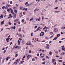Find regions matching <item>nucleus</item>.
Returning a JSON list of instances; mask_svg holds the SVG:
<instances>
[{
	"label": "nucleus",
	"instance_id": "4c0bfd02",
	"mask_svg": "<svg viewBox=\"0 0 65 65\" xmlns=\"http://www.w3.org/2000/svg\"><path fill=\"white\" fill-rule=\"evenodd\" d=\"M32 61H34L35 60V58H33L32 59Z\"/></svg>",
	"mask_w": 65,
	"mask_h": 65
},
{
	"label": "nucleus",
	"instance_id": "774afa93",
	"mask_svg": "<svg viewBox=\"0 0 65 65\" xmlns=\"http://www.w3.org/2000/svg\"><path fill=\"white\" fill-rule=\"evenodd\" d=\"M55 2L56 3L58 2V1L57 0H56L55 1Z\"/></svg>",
	"mask_w": 65,
	"mask_h": 65
},
{
	"label": "nucleus",
	"instance_id": "ea45409f",
	"mask_svg": "<svg viewBox=\"0 0 65 65\" xmlns=\"http://www.w3.org/2000/svg\"><path fill=\"white\" fill-rule=\"evenodd\" d=\"M45 58H44L42 59L43 61H45Z\"/></svg>",
	"mask_w": 65,
	"mask_h": 65
},
{
	"label": "nucleus",
	"instance_id": "de8ad7c7",
	"mask_svg": "<svg viewBox=\"0 0 65 65\" xmlns=\"http://www.w3.org/2000/svg\"><path fill=\"white\" fill-rule=\"evenodd\" d=\"M46 47L47 49H48V48H49V47L47 46H46Z\"/></svg>",
	"mask_w": 65,
	"mask_h": 65
},
{
	"label": "nucleus",
	"instance_id": "c85d7f7f",
	"mask_svg": "<svg viewBox=\"0 0 65 65\" xmlns=\"http://www.w3.org/2000/svg\"><path fill=\"white\" fill-rule=\"evenodd\" d=\"M19 31H20V32H21V28H20L19 29Z\"/></svg>",
	"mask_w": 65,
	"mask_h": 65
},
{
	"label": "nucleus",
	"instance_id": "6e6d98bb",
	"mask_svg": "<svg viewBox=\"0 0 65 65\" xmlns=\"http://www.w3.org/2000/svg\"><path fill=\"white\" fill-rule=\"evenodd\" d=\"M6 9H8V7H7V6H6Z\"/></svg>",
	"mask_w": 65,
	"mask_h": 65
},
{
	"label": "nucleus",
	"instance_id": "5701e85b",
	"mask_svg": "<svg viewBox=\"0 0 65 65\" xmlns=\"http://www.w3.org/2000/svg\"><path fill=\"white\" fill-rule=\"evenodd\" d=\"M20 9H21V10H22V9H23V7H22V6L20 7Z\"/></svg>",
	"mask_w": 65,
	"mask_h": 65
},
{
	"label": "nucleus",
	"instance_id": "c03bdc74",
	"mask_svg": "<svg viewBox=\"0 0 65 65\" xmlns=\"http://www.w3.org/2000/svg\"><path fill=\"white\" fill-rule=\"evenodd\" d=\"M46 58H47L48 59H49V57H48V56H46Z\"/></svg>",
	"mask_w": 65,
	"mask_h": 65
},
{
	"label": "nucleus",
	"instance_id": "37998d69",
	"mask_svg": "<svg viewBox=\"0 0 65 65\" xmlns=\"http://www.w3.org/2000/svg\"><path fill=\"white\" fill-rule=\"evenodd\" d=\"M12 44V42H11L9 44H10V45H11V44Z\"/></svg>",
	"mask_w": 65,
	"mask_h": 65
},
{
	"label": "nucleus",
	"instance_id": "603ef678",
	"mask_svg": "<svg viewBox=\"0 0 65 65\" xmlns=\"http://www.w3.org/2000/svg\"><path fill=\"white\" fill-rule=\"evenodd\" d=\"M9 25H11V23H10V22H9Z\"/></svg>",
	"mask_w": 65,
	"mask_h": 65
},
{
	"label": "nucleus",
	"instance_id": "49530a36",
	"mask_svg": "<svg viewBox=\"0 0 65 65\" xmlns=\"http://www.w3.org/2000/svg\"><path fill=\"white\" fill-rule=\"evenodd\" d=\"M43 16H42V20H43V19H44V17H43Z\"/></svg>",
	"mask_w": 65,
	"mask_h": 65
},
{
	"label": "nucleus",
	"instance_id": "864d4df0",
	"mask_svg": "<svg viewBox=\"0 0 65 65\" xmlns=\"http://www.w3.org/2000/svg\"><path fill=\"white\" fill-rule=\"evenodd\" d=\"M10 11V10H9V9H7V11H8V12H9Z\"/></svg>",
	"mask_w": 65,
	"mask_h": 65
},
{
	"label": "nucleus",
	"instance_id": "aec40b11",
	"mask_svg": "<svg viewBox=\"0 0 65 65\" xmlns=\"http://www.w3.org/2000/svg\"><path fill=\"white\" fill-rule=\"evenodd\" d=\"M57 38H58L57 37H56L55 38H54V39H53V40H56V39H57Z\"/></svg>",
	"mask_w": 65,
	"mask_h": 65
},
{
	"label": "nucleus",
	"instance_id": "a878e982",
	"mask_svg": "<svg viewBox=\"0 0 65 65\" xmlns=\"http://www.w3.org/2000/svg\"><path fill=\"white\" fill-rule=\"evenodd\" d=\"M25 11H28V9L27 8L25 9Z\"/></svg>",
	"mask_w": 65,
	"mask_h": 65
},
{
	"label": "nucleus",
	"instance_id": "7c9ffc66",
	"mask_svg": "<svg viewBox=\"0 0 65 65\" xmlns=\"http://www.w3.org/2000/svg\"><path fill=\"white\" fill-rule=\"evenodd\" d=\"M45 38L46 39H49V38H47V37H45Z\"/></svg>",
	"mask_w": 65,
	"mask_h": 65
},
{
	"label": "nucleus",
	"instance_id": "20e7f679",
	"mask_svg": "<svg viewBox=\"0 0 65 65\" xmlns=\"http://www.w3.org/2000/svg\"><path fill=\"white\" fill-rule=\"evenodd\" d=\"M54 32H57V31H58V29H57V28H55L54 29Z\"/></svg>",
	"mask_w": 65,
	"mask_h": 65
},
{
	"label": "nucleus",
	"instance_id": "5fc2aeb1",
	"mask_svg": "<svg viewBox=\"0 0 65 65\" xmlns=\"http://www.w3.org/2000/svg\"><path fill=\"white\" fill-rule=\"evenodd\" d=\"M19 40H20V41H22V39L20 38L19 39Z\"/></svg>",
	"mask_w": 65,
	"mask_h": 65
},
{
	"label": "nucleus",
	"instance_id": "4be33fe9",
	"mask_svg": "<svg viewBox=\"0 0 65 65\" xmlns=\"http://www.w3.org/2000/svg\"><path fill=\"white\" fill-rule=\"evenodd\" d=\"M16 55H15V57H17V56H18V54H16Z\"/></svg>",
	"mask_w": 65,
	"mask_h": 65
},
{
	"label": "nucleus",
	"instance_id": "a18cd8bd",
	"mask_svg": "<svg viewBox=\"0 0 65 65\" xmlns=\"http://www.w3.org/2000/svg\"><path fill=\"white\" fill-rule=\"evenodd\" d=\"M28 4V3L27 2L25 3V5H27V4Z\"/></svg>",
	"mask_w": 65,
	"mask_h": 65
},
{
	"label": "nucleus",
	"instance_id": "393cba45",
	"mask_svg": "<svg viewBox=\"0 0 65 65\" xmlns=\"http://www.w3.org/2000/svg\"><path fill=\"white\" fill-rule=\"evenodd\" d=\"M36 11H37V10H36V9L34 11V13H35L36 12Z\"/></svg>",
	"mask_w": 65,
	"mask_h": 65
},
{
	"label": "nucleus",
	"instance_id": "338daca9",
	"mask_svg": "<svg viewBox=\"0 0 65 65\" xmlns=\"http://www.w3.org/2000/svg\"><path fill=\"white\" fill-rule=\"evenodd\" d=\"M46 45H47V46H49V44H47Z\"/></svg>",
	"mask_w": 65,
	"mask_h": 65
},
{
	"label": "nucleus",
	"instance_id": "f704fd0d",
	"mask_svg": "<svg viewBox=\"0 0 65 65\" xmlns=\"http://www.w3.org/2000/svg\"><path fill=\"white\" fill-rule=\"evenodd\" d=\"M9 6H10V5H9L8 4L6 6H7V7H9Z\"/></svg>",
	"mask_w": 65,
	"mask_h": 65
},
{
	"label": "nucleus",
	"instance_id": "c9c22d12",
	"mask_svg": "<svg viewBox=\"0 0 65 65\" xmlns=\"http://www.w3.org/2000/svg\"><path fill=\"white\" fill-rule=\"evenodd\" d=\"M53 35H52L50 38H52L53 37Z\"/></svg>",
	"mask_w": 65,
	"mask_h": 65
},
{
	"label": "nucleus",
	"instance_id": "e433bc0d",
	"mask_svg": "<svg viewBox=\"0 0 65 65\" xmlns=\"http://www.w3.org/2000/svg\"><path fill=\"white\" fill-rule=\"evenodd\" d=\"M44 57V56H41L40 57V58H43Z\"/></svg>",
	"mask_w": 65,
	"mask_h": 65
},
{
	"label": "nucleus",
	"instance_id": "6e6552de",
	"mask_svg": "<svg viewBox=\"0 0 65 65\" xmlns=\"http://www.w3.org/2000/svg\"><path fill=\"white\" fill-rule=\"evenodd\" d=\"M13 17L12 15H11V14H10L9 15V17L8 18H12Z\"/></svg>",
	"mask_w": 65,
	"mask_h": 65
},
{
	"label": "nucleus",
	"instance_id": "09e8293b",
	"mask_svg": "<svg viewBox=\"0 0 65 65\" xmlns=\"http://www.w3.org/2000/svg\"><path fill=\"white\" fill-rule=\"evenodd\" d=\"M14 10V12H15L16 13V12H17V11L16 10Z\"/></svg>",
	"mask_w": 65,
	"mask_h": 65
},
{
	"label": "nucleus",
	"instance_id": "2f4dec72",
	"mask_svg": "<svg viewBox=\"0 0 65 65\" xmlns=\"http://www.w3.org/2000/svg\"><path fill=\"white\" fill-rule=\"evenodd\" d=\"M33 18H31V19L30 20V21H31L32 20H33Z\"/></svg>",
	"mask_w": 65,
	"mask_h": 65
},
{
	"label": "nucleus",
	"instance_id": "680f3d73",
	"mask_svg": "<svg viewBox=\"0 0 65 65\" xmlns=\"http://www.w3.org/2000/svg\"><path fill=\"white\" fill-rule=\"evenodd\" d=\"M18 46H16L15 47V48H18Z\"/></svg>",
	"mask_w": 65,
	"mask_h": 65
},
{
	"label": "nucleus",
	"instance_id": "bb28decb",
	"mask_svg": "<svg viewBox=\"0 0 65 65\" xmlns=\"http://www.w3.org/2000/svg\"><path fill=\"white\" fill-rule=\"evenodd\" d=\"M58 61L59 62H62V60H58Z\"/></svg>",
	"mask_w": 65,
	"mask_h": 65
},
{
	"label": "nucleus",
	"instance_id": "052dcab7",
	"mask_svg": "<svg viewBox=\"0 0 65 65\" xmlns=\"http://www.w3.org/2000/svg\"><path fill=\"white\" fill-rule=\"evenodd\" d=\"M25 22V20H24L23 19L22 20V22Z\"/></svg>",
	"mask_w": 65,
	"mask_h": 65
},
{
	"label": "nucleus",
	"instance_id": "79ce46f5",
	"mask_svg": "<svg viewBox=\"0 0 65 65\" xmlns=\"http://www.w3.org/2000/svg\"><path fill=\"white\" fill-rule=\"evenodd\" d=\"M31 53V50H29V53Z\"/></svg>",
	"mask_w": 65,
	"mask_h": 65
},
{
	"label": "nucleus",
	"instance_id": "4d7b16f0",
	"mask_svg": "<svg viewBox=\"0 0 65 65\" xmlns=\"http://www.w3.org/2000/svg\"><path fill=\"white\" fill-rule=\"evenodd\" d=\"M22 10H25V8H23Z\"/></svg>",
	"mask_w": 65,
	"mask_h": 65
},
{
	"label": "nucleus",
	"instance_id": "b1692460",
	"mask_svg": "<svg viewBox=\"0 0 65 65\" xmlns=\"http://www.w3.org/2000/svg\"><path fill=\"white\" fill-rule=\"evenodd\" d=\"M4 21H3L1 22V24H4Z\"/></svg>",
	"mask_w": 65,
	"mask_h": 65
},
{
	"label": "nucleus",
	"instance_id": "f3484780",
	"mask_svg": "<svg viewBox=\"0 0 65 65\" xmlns=\"http://www.w3.org/2000/svg\"><path fill=\"white\" fill-rule=\"evenodd\" d=\"M60 36V34H57V37L58 38V37Z\"/></svg>",
	"mask_w": 65,
	"mask_h": 65
},
{
	"label": "nucleus",
	"instance_id": "f03ea898",
	"mask_svg": "<svg viewBox=\"0 0 65 65\" xmlns=\"http://www.w3.org/2000/svg\"><path fill=\"white\" fill-rule=\"evenodd\" d=\"M32 55H28L27 57V60H29V59L31 58V57H32Z\"/></svg>",
	"mask_w": 65,
	"mask_h": 65
},
{
	"label": "nucleus",
	"instance_id": "0e129e2a",
	"mask_svg": "<svg viewBox=\"0 0 65 65\" xmlns=\"http://www.w3.org/2000/svg\"><path fill=\"white\" fill-rule=\"evenodd\" d=\"M26 13V12H23V14H24L25 15V14Z\"/></svg>",
	"mask_w": 65,
	"mask_h": 65
},
{
	"label": "nucleus",
	"instance_id": "473e14b6",
	"mask_svg": "<svg viewBox=\"0 0 65 65\" xmlns=\"http://www.w3.org/2000/svg\"><path fill=\"white\" fill-rule=\"evenodd\" d=\"M46 29H50V27H47L46 28Z\"/></svg>",
	"mask_w": 65,
	"mask_h": 65
},
{
	"label": "nucleus",
	"instance_id": "bf43d9fd",
	"mask_svg": "<svg viewBox=\"0 0 65 65\" xmlns=\"http://www.w3.org/2000/svg\"><path fill=\"white\" fill-rule=\"evenodd\" d=\"M5 52H6V50H5L4 52V54H5Z\"/></svg>",
	"mask_w": 65,
	"mask_h": 65
},
{
	"label": "nucleus",
	"instance_id": "72a5a7b5",
	"mask_svg": "<svg viewBox=\"0 0 65 65\" xmlns=\"http://www.w3.org/2000/svg\"><path fill=\"white\" fill-rule=\"evenodd\" d=\"M2 8L3 9H5V6H4L2 7Z\"/></svg>",
	"mask_w": 65,
	"mask_h": 65
},
{
	"label": "nucleus",
	"instance_id": "2eb2a0df",
	"mask_svg": "<svg viewBox=\"0 0 65 65\" xmlns=\"http://www.w3.org/2000/svg\"><path fill=\"white\" fill-rule=\"evenodd\" d=\"M14 64H15V65L17 64H18V62L17 61H15V62H14L13 63Z\"/></svg>",
	"mask_w": 65,
	"mask_h": 65
},
{
	"label": "nucleus",
	"instance_id": "cd10ccee",
	"mask_svg": "<svg viewBox=\"0 0 65 65\" xmlns=\"http://www.w3.org/2000/svg\"><path fill=\"white\" fill-rule=\"evenodd\" d=\"M49 54H50V55H52V52H50Z\"/></svg>",
	"mask_w": 65,
	"mask_h": 65
},
{
	"label": "nucleus",
	"instance_id": "6ab92c4d",
	"mask_svg": "<svg viewBox=\"0 0 65 65\" xmlns=\"http://www.w3.org/2000/svg\"><path fill=\"white\" fill-rule=\"evenodd\" d=\"M65 29V27H61V29H63V30H64V29Z\"/></svg>",
	"mask_w": 65,
	"mask_h": 65
},
{
	"label": "nucleus",
	"instance_id": "9d476101",
	"mask_svg": "<svg viewBox=\"0 0 65 65\" xmlns=\"http://www.w3.org/2000/svg\"><path fill=\"white\" fill-rule=\"evenodd\" d=\"M40 28V27H39L36 30L34 31V32H36V31H37L38 30H39V29Z\"/></svg>",
	"mask_w": 65,
	"mask_h": 65
},
{
	"label": "nucleus",
	"instance_id": "9b49d317",
	"mask_svg": "<svg viewBox=\"0 0 65 65\" xmlns=\"http://www.w3.org/2000/svg\"><path fill=\"white\" fill-rule=\"evenodd\" d=\"M24 61H21L20 62V64H22L23 63H24Z\"/></svg>",
	"mask_w": 65,
	"mask_h": 65
},
{
	"label": "nucleus",
	"instance_id": "423d86ee",
	"mask_svg": "<svg viewBox=\"0 0 65 65\" xmlns=\"http://www.w3.org/2000/svg\"><path fill=\"white\" fill-rule=\"evenodd\" d=\"M52 63H54L55 62H56V59H53L52 60Z\"/></svg>",
	"mask_w": 65,
	"mask_h": 65
},
{
	"label": "nucleus",
	"instance_id": "a19ab883",
	"mask_svg": "<svg viewBox=\"0 0 65 65\" xmlns=\"http://www.w3.org/2000/svg\"><path fill=\"white\" fill-rule=\"evenodd\" d=\"M10 3L11 4H12V2L11 1L10 2Z\"/></svg>",
	"mask_w": 65,
	"mask_h": 65
},
{
	"label": "nucleus",
	"instance_id": "4468645a",
	"mask_svg": "<svg viewBox=\"0 0 65 65\" xmlns=\"http://www.w3.org/2000/svg\"><path fill=\"white\" fill-rule=\"evenodd\" d=\"M13 9H14V10H17V7L15 6H14L13 7Z\"/></svg>",
	"mask_w": 65,
	"mask_h": 65
},
{
	"label": "nucleus",
	"instance_id": "7ed1b4c3",
	"mask_svg": "<svg viewBox=\"0 0 65 65\" xmlns=\"http://www.w3.org/2000/svg\"><path fill=\"white\" fill-rule=\"evenodd\" d=\"M17 35H18V36H19V37H22V35L20 34H18V33H17Z\"/></svg>",
	"mask_w": 65,
	"mask_h": 65
},
{
	"label": "nucleus",
	"instance_id": "ddd939ff",
	"mask_svg": "<svg viewBox=\"0 0 65 65\" xmlns=\"http://www.w3.org/2000/svg\"><path fill=\"white\" fill-rule=\"evenodd\" d=\"M2 14L1 16H0V19H1V18H3V16Z\"/></svg>",
	"mask_w": 65,
	"mask_h": 65
},
{
	"label": "nucleus",
	"instance_id": "f257e3e1",
	"mask_svg": "<svg viewBox=\"0 0 65 65\" xmlns=\"http://www.w3.org/2000/svg\"><path fill=\"white\" fill-rule=\"evenodd\" d=\"M26 44L28 45H30V46H31V47H33V45L31 44V42H30V41H29V43H28V42H27L26 43Z\"/></svg>",
	"mask_w": 65,
	"mask_h": 65
},
{
	"label": "nucleus",
	"instance_id": "69168bd1",
	"mask_svg": "<svg viewBox=\"0 0 65 65\" xmlns=\"http://www.w3.org/2000/svg\"><path fill=\"white\" fill-rule=\"evenodd\" d=\"M15 47V46H14L12 48V50H13V49H14V48Z\"/></svg>",
	"mask_w": 65,
	"mask_h": 65
},
{
	"label": "nucleus",
	"instance_id": "39448f33",
	"mask_svg": "<svg viewBox=\"0 0 65 65\" xmlns=\"http://www.w3.org/2000/svg\"><path fill=\"white\" fill-rule=\"evenodd\" d=\"M10 59V57H9V56H8L7 58H6V61H7L8 59Z\"/></svg>",
	"mask_w": 65,
	"mask_h": 65
},
{
	"label": "nucleus",
	"instance_id": "58836bf2",
	"mask_svg": "<svg viewBox=\"0 0 65 65\" xmlns=\"http://www.w3.org/2000/svg\"><path fill=\"white\" fill-rule=\"evenodd\" d=\"M58 7H56L55 8V9H58Z\"/></svg>",
	"mask_w": 65,
	"mask_h": 65
},
{
	"label": "nucleus",
	"instance_id": "412c9836",
	"mask_svg": "<svg viewBox=\"0 0 65 65\" xmlns=\"http://www.w3.org/2000/svg\"><path fill=\"white\" fill-rule=\"evenodd\" d=\"M62 50H63V51H65V48L64 47H63L62 49Z\"/></svg>",
	"mask_w": 65,
	"mask_h": 65
},
{
	"label": "nucleus",
	"instance_id": "8fccbe9b",
	"mask_svg": "<svg viewBox=\"0 0 65 65\" xmlns=\"http://www.w3.org/2000/svg\"><path fill=\"white\" fill-rule=\"evenodd\" d=\"M46 26L44 27V28L43 29V30L45 29V28H46Z\"/></svg>",
	"mask_w": 65,
	"mask_h": 65
},
{
	"label": "nucleus",
	"instance_id": "13d9d810",
	"mask_svg": "<svg viewBox=\"0 0 65 65\" xmlns=\"http://www.w3.org/2000/svg\"><path fill=\"white\" fill-rule=\"evenodd\" d=\"M37 55L38 56H39V53H38L37 54Z\"/></svg>",
	"mask_w": 65,
	"mask_h": 65
},
{
	"label": "nucleus",
	"instance_id": "f8f14e48",
	"mask_svg": "<svg viewBox=\"0 0 65 65\" xmlns=\"http://www.w3.org/2000/svg\"><path fill=\"white\" fill-rule=\"evenodd\" d=\"M18 44L19 45L21 43V41L19 40H18Z\"/></svg>",
	"mask_w": 65,
	"mask_h": 65
},
{
	"label": "nucleus",
	"instance_id": "0eeeda50",
	"mask_svg": "<svg viewBox=\"0 0 65 65\" xmlns=\"http://www.w3.org/2000/svg\"><path fill=\"white\" fill-rule=\"evenodd\" d=\"M11 29H13L14 30H15V26H12L11 27Z\"/></svg>",
	"mask_w": 65,
	"mask_h": 65
},
{
	"label": "nucleus",
	"instance_id": "dca6fc26",
	"mask_svg": "<svg viewBox=\"0 0 65 65\" xmlns=\"http://www.w3.org/2000/svg\"><path fill=\"white\" fill-rule=\"evenodd\" d=\"M60 12V11H55V12H56V13H58V12Z\"/></svg>",
	"mask_w": 65,
	"mask_h": 65
},
{
	"label": "nucleus",
	"instance_id": "e2e57ef3",
	"mask_svg": "<svg viewBox=\"0 0 65 65\" xmlns=\"http://www.w3.org/2000/svg\"><path fill=\"white\" fill-rule=\"evenodd\" d=\"M56 58H59V56H56Z\"/></svg>",
	"mask_w": 65,
	"mask_h": 65
},
{
	"label": "nucleus",
	"instance_id": "c756f323",
	"mask_svg": "<svg viewBox=\"0 0 65 65\" xmlns=\"http://www.w3.org/2000/svg\"><path fill=\"white\" fill-rule=\"evenodd\" d=\"M13 18L14 19H15V18H16V16H15H15H13Z\"/></svg>",
	"mask_w": 65,
	"mask_h": 65
},
{
	"label": "nucleus",
	"instance_id": "3c124183",
	"mask_svg": "<svg viewBox=\"0 0 65 65\" xmlns=\"http://www.w3.org/2000/svg\"><path fill=\"white\" fill-rule=\"evenodd\" d=\"M31 36H33V33H31Z\"/></svg>",
	"mask_w": 65,
	"mask_h": 65
},
{
	"label": "nucleus",
	"instance_id": "1a4fd4ad",
	"mask_svg": "<svg viewBox=\"0 0 65 65\" xmlns=\"http://www.w3.org/2000/svg\"><path fill=\"white\" fill-rule=\"evenodd\" d=\"M61 56H63V55H65V52H63L61 54Z\"/></svg>",
	"mask_w": 65,
	"mask_h": 65
},
{
	"label": "nucleus",
	"instance_id": "a211bd4d",
	"mask_svg": "<svg viewBox=\"0 0 65 65\" xmlns=\"http://www.w3.org/2000/svg\"><path fill=\"white\" fill-rule=\"evenodd\" d=\"M9 39H10V38H8L6 39V41H8V40H9Z\"/></svg>",
	"mask_w": 65,
	"mask_h": 65
}]
</instances>
